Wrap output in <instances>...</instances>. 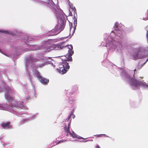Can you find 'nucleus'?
<instances>
[{
    "mask_svg": "<svg viewBox=\"0 0 148 148\" xmlns=\"http://www.w3.org/2000/svg\"><path fill=\"white\" fill-rule=\"evenodd\" d=\"M63 48H64L65 50L68 51V54L65 56H61V58H60L59 56L56 57V60L58 62L59 61H62L59 63L58 66V68L57 69L58 72L62 75L66 73L70 69V66L67 61H72L71 56L74 53L72 45H65L64 42L56 44V50H59Z\"/></svg>",
    "mask_w": 148,
    "mask_h": 148,
    "instance_id": "f257e3e1",
    "label": "nucleus"
},
{
    "mask_svg": "<svg viewBox=\"0 0 148 148\" xmlns=\"http://www.w3.org/2000/svg\"><path fill=\"white\" fill-rule=\"evenodd\" d=\"M34 39V37L31 36H25L21 38L22 42H25L26 45L30 46L31 47L26 48L25 51L29 50H35L37 49L44 50L43 51L49 52L52 50H53L56 48V45L53 44L51 45V42L54 40L53 39H50L48 41H45L43 45L37 47L36 46H32L31 44H28L29 41H32Z\"/></svg>",
    "mask_w": 148,
    "mask_h": 148,
    "instance_id": "f03ea898",
    "label": "nucleus"
},
{
    "mask_svg": "<svg viewBox=\"0 0 148 148\" xmlns=\"http://www.w3.org/2000/svg\"><path fill=\"white\" fill-rule=\"evenodd\" d=\"M13 92V91L11 87L9 86L6 87L5 93V97L6 99L8 101L9 106H10L12 108H9L8 106V104H0L3 105V106H6L7 108L6 109L3 110L8 111V109H12L14 111H18V108L23 109H27V108L25 105L24 102H27L26 101L25 102L19 101L18 103L12 97V95Z\"/></svg>",
    "mask_w": 148,
    "mask_h": 148,
    "instance_id": "7ed1b4c3",
    "label": "nucleus"
},
{
    "mask_svg": "<svg viewBox=\"0 0 148 148\" xmlns=\"http://www.w3.org/2000/svg\"><path fill=\"white\" fill-rule=\"evenodd\" d=\"M64 13L63 11L59 8L58 5H56V17L57 21L56 24V35L63 30L66 25V21L64 16Z\"/></svg>",
    "mask_w": 148,
    "mask_h": 148,
    "instance_id": "20e7f679",
    "label": "nucleus"
},
{
    "mask_svg": "<svg viewBox=\"0 0 148 148\" xmlns=\"http://www.w3.org/2000/svg\"><path fill=\"white\" fill-rule=\"evenodd\" d=\"M27 62L25 64V69L27 71L26 74L28 79L30 80L32 85L33 88H34V86L33 84V77L32 76V72L28 69V67L29 68L30 66L33 67L34 63L38 61V60L34 57L33 54H30L29 56L26 59Z\"/></svg>",
    "mask_w": 148,
    "mask_h": 148,
    "instance_id": "39448f33",
    "label": "nucleus"
},
{
    "mask_svg": "<svg viewBox=\"0 0 148 148\" xmlns=\"http://www.w3.org/2000/svg\"><path fill=\"white\" fill-rule=\"evenodd\" d=\"M9 112L15 114L16 115L18 116H21L22 117H24L27 119L29 120H32L35 119L36 116L35 115H31L30 114H28L27 113H23L21 112H19L18 111H14L12 109H8Z\"/></svg>",
    "mask_w": 148,
    "mask_h": 148,
    "instance_id": "423d86ee",
    "label": "nucleus"
},
{
    "mask_svg": "<svg viewBox=\"0 0 148 148\" xmlns=\"http://www.w3.org/2000/svg\"><path fill=\"white\" fill-rule=\"evenodd\" d=\"M32 0L36 3L41 4H44L51 9L55 14L56 13L55 5L52 0H43V1L40 0Z\"/></svg>",
    "mask_w": 148,
    "mask_h": 148,
    "instance_id": "0eeeda50",
    "label": "nucleus"
},
{
    "mask_svg": "<svg viewBox=\"0 0 148 148\" xmlns=\"http://www.w3.org/2000/svg\"><path fill=\"white\" fill-rule=\"evenodd\" d=\"M34 77H36L39 79L41 83L44 85H47L49 80V79L46 78L40 75V73L37 69L32 71Z\"/></svg>",
    "mask_w": 148,
    "mask_h": 148,
    "instance_id": "6e6552de",
    "label": "nucleus"
},
{
    "mask_svg": "<svg viewBox=\"0 0 148 148\" xmlns=\"http://www.w3.org/2000/svg\"><path fill=\"white\" fill-rule=\"evenodd\" d=\"M126 77L130 80V83L131 85L134 86H139L143 85V86H147L145 83H143L140 82L136 79L131 78L129 75H127Z\"/></svg>",
    "mask_w": 148,
    "mask_h": 148,
    "instance_id": "1a4fd4ad",
    "label": "nucleus"
},
{
    "mask_svg": "<svg viewBox=\"0 0 148 148\" xmlns=\"http://www.w3.org/2000/svg\"><path fill=\"white\" fill-rule=\"evenodd\" d=\"M10 122H3L1 124V126L3 128L5 129H10L12 128V125H10Z\"/></svg>",
    "mask_w": 148,
    "mask_h": 148,
    "instance_id": "9d476101",
    "label": "nucleus"
},
{
    "mask_svg": "<svg viewBox=\"0 0 148 148\" xmlns=\"http://www.w3.org/2000/svg\"><path fill=\"white\" fill-rule=\"evenodd\" d=\"M73 24L74 26L73 28V24L72 23H69L70 31H73V32H74L76 29L77 24V21L76 19H74Z\"/></svg>",
    "mask_w": 148,
    "mask_h": 148,
    "instance_id": "9b49d317",
    "label": "nucleus"
},
{
    "mask_svg": "<svg viewBox=\"0 0 148 148\" xmlns=\"http://www.w3.org/2000/svg\"><path fill=\"white\" fill-rule=\"evenodd\" d=\"M0 140H1V142H2L3 144V145H4V146H6V147H8L10 146V143H7L8 142L6 140V138L5 137H0Z\"/></svg>",
    "mask_w": 148,
    "mask_h": 148,
    "instance_id": "f8f14e48",
    "label": "nucleus"
},
{
    "mask_svg": "<svg viewBox=\"0 0 148 148\" xmlns=\"http://www.w3.org/2000/svg\"><path fill=\"white\" fill-rule=\"evenodd\" d=\"M70 125L69 123L68 126H67L66 125H65V126H64V132H66L68 134H69V135H72V133H71L69 130Z\"/></svg>",
    "mask_w": 148,
    "mask_h": 148,
    "instance_id": "ddd939ff",
    "label": "nucleus"
},
{
    "mask_svg": "<svg viewBox=\"0 0 148 148\" xmlns=\"http://www.w3.org/2000/svg\"><path fill=\"white\" fill-rule=\"evenodd\" d=\"M0 32L2 33H5L7 34L11 35H14V32L10 30L5 31L4 30H1L0 31Z\"/></svg>",
    "mask_w": 148,
    "mask_h": 148,
    "instance_id": "4468645a",
    "label": "nucleus"
},
{
    "mask_svg": "<svg viewBox=\"0 0 148 148\" xmlns=\"http://www.w3.org/2000/svg\"><path fill=\"white\" fill-rule=\"evenodd\" d=\"M28 95H29V97H30V96L31 97H33L35 95V90L34 89L32 91H30L28 92Z\"/></svg>",
    "mask_w": 148,
    "mask_h": 148,
    "instance_id": "2eb2a0df",
    "label": "nucleus"
},
{
    "mask_svg": "<svg viewBox=\"0 0 148 148\" xmlns=\"http://www.w3.org/2000/svg\"><path fill=\"white\" fill-rule=\"evenodd\" d=\"M48 34L49 36H55L56 35V31L55 30L53 29L49 32Z\"/></svg>",
    "mask_w": 148,
    "mask_h": 148,
    "instance_id": "dca6fc26",
    "label": "nucleus"
},
{
    "mask_svg": "<svg viewBox=\"0 0 148 148\" xmlns=\"http://www.w3.org/2000/svg\"><path fill=\"white\" fill-rule=\"evenodd\" d=\"M29 120L27 119H23L19 122L20 125L23 124L28 121Z\"/></svg>",
    "mask_w": 148,
    "mask_h": 148,
    "instance_id": "f3484780",
    "label": "nucleus"
},
{
    "mask_svg": "<svg viewBox=\"0 0 148 148\" xmlns=\"http://www.w3.org/2000/svg\"><path fill=\"white\" fill-rule=\"evenodd\" d=\"M7 106L5 105L4 106H3L2 105H0V110H5Z\"/></svg>",
    "mask_w": 148,
    "mask_h": 148,
    "instance_id": "a211bd4d",
    "label": "nucleus"
},
{
    "mask_svg": "<svg viewBox=\"0 0 148 148\" xmlns=\"http://www.w3.org/2000/svg\"><path fill=\"white\" fill-rule=\"evenodd\" d=\"M49 59L50 60H49L48 61V62L49 63V64H51V65L53 66H55V65H53V62H54V61H53L51 59Z\"/></svg>",
    "mask_w": 148,
    "mask_h": 148,
    "instance_id": "6ab92c4d",
    "label": "nucleus"
},
{
    "mask_svg": "<svg viewBox=\"0 0 148 148\" xmlns=\"http://www.w3.org/2000/svg\"><path fill=\"white\" fill-rule=\"evenodd\" d=\"M73 137V138H77V136L76 134L74 133L73 132V134L72 133V135H71Z\"/></svg>",
    "mask_w": 148,
    "mask_h": 148,
    "instance_id": "aec40b11",
    "label": "nucleus"
},
{
    "mask_svg": "<svg viewBox=\"0 0 148 148\" xmlns=\"http://www.w3.org/2000/svg\"><path fill=\"white\" fill-rule=\"evenodd\" d=\"M105 134H99V135H96L95 136H96L97 137H101L103 135H105Z\"/></svg>",
    "mask_w": 148,
    "mask_h": 148,
    "instance_id": "412c9836",
    "label": "nucleus"
},
{
    "mask_svg": "<svg viewBox=\"0 0 148 148\" xmlns=\"http://www.w3.org/2000/svg\"><path fill=\"white\" fill-rule=\"evenodd\" d=\"M147 17H144L143 18V19L144 20H147L148 19V12L147 13Z\"/></svg>",
    "mask_w": 148,
    "mask_h": 148,
    "instance_id": "4be33fe9",
    "label": "nucleus"
},
{
    "mask_svg": "<svg viewBox=\"0 0 148 148\" xmlns=\"http://www.w3.org/2000/svg\"><path fill=\"white\" fill-rule=\"evenodd\" d=\"M73 112H71V113L70 114V115L68 117V120H69V119L71 117L72 115L73 114Z\"/></svg>",
    "mask_w": 148,
    "mask_h": 148,
    "instance_id": "5701e85b",
    "label": "nucleus"
},
{
    "mask_svg": "<svg viewBox=\"0 0 148 148\" xmlns=\"http://www.w3.org/2000/svg\"><path fill=\"white\" fill-rule=\"evenodd\" d=\"M114 25L116 27H118L119 26L118 23H115Z\"/></svg>",
    "mask_w": 148,
    "mask_h": 148,
    "instance_id": "b1692460",
    "label": "nucleus"
},
{
    "mask_svg": "<svg viewBox=\"0 0 148 148\" xmlns=\"http://www.w3.org/2000/svg\"><path fill=\"white\" fill-rule=\"evenodd\" d=\"M147 34H146V36H147V40L148 41V31H147Z\"/></svg>",
    "mask_w": 148,
    "mask_h": 148,
    "instance_id": "393cba45",
    "label": "nucleus"
},
{
    "mask_svg": "<svg viewBox=\"0 0 148 148\" xmlns=\"http://www.w3.org/2000/svg\"><path fill=\"white\" fill-rule=\"evenodd\" d=\"M96 148H100V147L98 145H97L96 146Z\"/></svg>",
    "mask_w": 148,
    "mask_h": 148,
    "instance_id": "a878e982",
    "label": "nucleus"
},
{
    "mask_svg": "<svg viewBox=\"0 0 148 148\" xmlns=\"http://www.w3.org/2000/svg\"><path fill=\"white\" fill-rule=\"evenodd\" d=\"M2 91V89L0 87V93Z\"/></svg>",
    "mask_w": 148,
    "mask_h": 148,
    "instance_id": "bb28decb",
    "label": "nucleus"
},
{
    "mask_svg": "<svg viewBox=\"0 0 148 148\" xmlns=\"http://www.w3.org/2000/svg\"><path fill=\"white\" fill-rule=\"evenodd\" d=\"M147 31H148V25L146 27Z\"/></svg>",
    "mask_w": 148,
    "mask_h": 148,
    "instance_id": "cd10ccee",
    "label": "nucleus"
},
{
    "mask_svg": "<svg viewBox=\"0 0 148 148\" xmlns=\"http://www.w3.org/2000/svg\"><path fill=\"white\" fill-rule=\"evenodd\" d=\"M60 142H62V141H58V142L57 144H59V143H60Z\"/></svg>",
    "mask_w": 148,
    "mask_h": 148,
    "instance_id": "c85d7f7f",
    "label": "nucleus"
},
{
    "mask_svg": "<svg viewBox=\"0 0 148 148\" xmlns=\"http://www.w3.org/2000/svg\"><path fill=\"white\" fill-rule=\"evenodd\" d=\"M59 40V39H58V38H57H57H56V41H58V40Z\"/></svg>",
    "mask_w": 148,
    "mask_h": 148,
    "instance_id": "c756f323",
    "label": "nucleus"
},
{
    "mask_svg": "<svg viewBox=\"0 0 148 148\" xmlns=\"http://www.w3.org/2000/svg\"><path fill=\"white\" fill-rule=\"evenodd\" d=\"M39 66H40V67H42L41 66V64H40V65Z\"/></svg>",
    "mask_w": 148,
    "mask_h": 148,
    "instance_id": "7c9ffc66",
    "label": "nucleus"
},
{
    "mask_svg": "<svg viewBox=\"0 0 148 148\" xmlns=\"http://www.w3.org/2000/svg\"><path fill=\"white\" fill-rule=\"evenodd\" d=\"M73 118H74L75 117V115H73Z\"/></svg>",
    "mask_w": 148,
    "mask_h": 148,
    "instance_id": "2f4dec72",
    "label": "nucleus"
},
{
    "mask_svg": "<svg viewBox=\"0 0 148 148\" xmlns=\"http://www.w3.org/2000/svg\"><path fill=\"white\" fill-rule=\"evenodd\" d=\"M42 66H44L45 65V64H42Z\"/></svg>",
    "mask_w": 148,
    "mask_h": 148,
    "instance_id": "473e14b6",
    "label": "nucleus"
},
{
    "mask_svg": "<svg viewBox=\"0 0 148 148\" xmlns=\"http://www.w3.org/2000/svg\"><path fill=\"white\" fill-rule=\"evenodd\" d=\"M26 99H29L28 97H27V98H26Z\"/></svg>",
    "mask_w": 148,
    "mask_h": 148,
    "instance_id": "72a5a7b5",
    "label": "nucleus"
},
{
    "mask_svg": "<svg viewBox=\"0 0 148 148\" xmlns=\"http://www.w3.org/2000/svg\"><path fill=\"white\" fill-rule=\"evenodd\" d=\"M136 70V69H135L134 70V71H135Z\"/></svg>",
    "mask_w": 148,
    "mask_h": 148,
    "instance_id": "f704fd0d",
    "label": "nucleus"
},
{
    "mask_svg": "<svg viewBox=\"0 0 148 148\" xmlns=\"http://www.w3.org/2000/svg\"><path fill=\"white\" fill-rule=\"evenodd\" d=\"M148 60V58H147V60Z\"/></svg>",
    "mask_w": 148,
    "mask_h": 148,
    "instance_id": "c9c22d12",
    "label": "nucleus"
},
{
    "mask_svg": "<svg viewBox=\"0 0 148 148\" xmlns=\"http://www.w3.org/2000/svg\"><path fill=\"white\" fill-rule=\"evenodd\" d=\"M0 52H1V50L0 49Z\"/></svg>",
    "mask_w": 148,
    "mask_h": 148,
    "instance_id": "e433bc0d",
    "label": "nucleus"
}]
</instances>
